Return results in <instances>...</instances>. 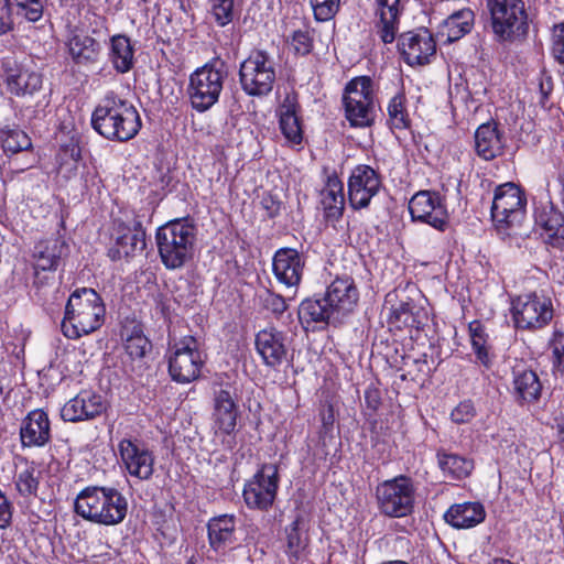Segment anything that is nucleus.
Instances as JSON below:
<instances>
[{
  "mask_svg": "<svg viewBox=\"0 0 564 564\" xmlns=\"http://www.w3.org/2000/svg\"><path fill=\"white\" fill-rule=\"evenodd\" d=\"M415 306L410 302H402L394 307L389 317L390 324L398 328H419L421 325L420 311L414 312Z\"/></svg>",
  "mask_w": 564,
  "mask_h": 564,
  "instance_id": "nucleus-42",
  "label": "nucleus"
},
{
  "mask_svg": "<svg viewBox=\"0 0 564 564\" xmlns=\"http://www.w3.org/2000/svg\"><path fill=\"white\" fill-rule=\"evenodd\" d=\"M490 26L498 42H509L528 31L523 0H486Z\"/></svg>",
  "mask_w": 564,
  "mask_h": 564,
  "instance_id": "nucleus-6",
  "label": "nucleus"
},
{
  "mask_svg": "<svg viewBox=\"0 0 564 564\" xmlns=\"http://www.w3.org/2000/svg\"><path fill=\"white\" fill-rule=\"evenodd\" d=\"M505 138L495 121L480 124L475 132V151L484 160H492L502 154Z\"/></svg>",
  "mask_w": 564,
  "mask_h": 564,
  "instance_id": "nucleus-31",
  "label": "nucleus"
},
{
  "mask_svg": "<svg viewBox=\"0 0 564 564\" xmlns=\"http://www.w3.org/2000/svg\"><path fill=\"white\" fill-rule=\"evenodd\" d=\"M556 431L557 442L564 449V415L557 420Z\"/></svg>",
  "mask_w": 564,
  "mask_h": 564,
  "instance_id": "nucleus-59",
  "label": "nucleus"
},
{
  "mask_svg": "<svg viewBox=\"0 0 564 564\" xmlns=\"http://www.w3.org/2000/svg\"><path fill=\"white\" fill-rule=\"evenodd\" d=\"M262 204L264 208L268 210V215L270 217H274L279 213L280 205L272 198H263Z\"/></svg>",
  "mask_w": 564,
  "mask_h": 564,
  "instance_id": "nucleus-58",
  "label": "nucleus"
},
{
  "mask_svg": "<svg viewBox=\"0 0 564 564\" xmlns=\"http://www.w3.org/2000/svg\"><path fill=\"white\" fill-rule=\"evenodd\" d=\"M67 46L72 59L77 65L96 63L101 50L100 43L85 33H73Z\"/></svg>",
  "mask_w": 564,
  "mask_h": 564,
  "instance_id": "nucleus-35",
  "label": "nucleus"
},
{
  "mask_svg": "<svg viewBox=\"0 0 564 564\" xmlns=\"http://www.w3.org/2000/svg\"><path fill=\"white\" fill-rule=\"evenodd\" d=\"M552 53L556 61L564 64V22L554 28Z\"/></svg>",
  "mask_w": 564,
  "mask_h": 564,
  "instance_id": "nucleus-53",
  "label": "nucleus"
},
{
  "mask_svg": "<svg viewBox=\"0 0 564 564\" xmlns=\"http://www.w3.org/2000/svg\"><path fill=\"white\" fill-rule=\"evenodd\" d=\"M474 19V12L469 9L456 11L443 21L440 34L453 43L471 31Z\"/></svg>",
  "mask_w": 564,
  "mask_h": 564,
  "instance_id": "nucleus-38",
  "label": "nucleus"
},
{
  "mask_svg": "<svg viewBox=\"0 0 564 564\" xmlns=\"http://www.w3.org/2000/svg\"><path fill=\"white\" fill-rule=\"evenodd\" d=\"M317 21L332 20L339 10L340 0H310Z\"/></svg>",
  "mask_w": 564,
  "mask_h": 564,
  "instance_id": "nucleus-49",
  "label": "nucleus"
},
{
  "mask_svg": "<svg viewBox=\"0 0 564 564\" xmlns=\"http://www.w3.org/2000/svg\"><path fill=\"white\" fill-rule=\"evenodd\" d=\"M359 292L351 276H337L327 286L322 299L304 300L299 307V318L311 323L340 324L356 307Z\"/></svg>",
  "mask_w": 564,
  "mask_h": 564,
  "instance_id": "nucleus-1",
  "label": "nucleus"
},
{
  "mask_svg": "<svg viewBox=\"0 0 564 564\" xmlns=\"http://www.w3.org/2000/svg\"><path fill=\"white\" fill-rule=\"evenodd\" d=\"M2 149L7 153H18L29 150L32 147L29 135L19 129H7L1 131Z\"/></svg>",
  "mask_w": 564,
  "mask_h": 564,
  "instance_id": "nucleus-45",
  "label": "nucleus"
},
{
  "mask_svg": "<svg viewBox=\"0 0 564 564\" xmlns=\"http://www.w3.org/2000/svg\"><path fill=\"white\" fill-rule=\"evenodd\" d=\"M106 410L102 397L91 391H82L70 399L61 410L64 421L78 422L90 420Z\"/></svg>",
  "mask_w": 564,
  "mask_h": 564,
  "instance_id": "nucleus-27",
  "label": "nucleus"
},
{
  "mask_svg": "<svg viewBox=\"0 0 564 564\" xmlns=\"http://www.w3.org/2000/svg\"><path fill=\"white\" fill-rule=\"evenodd\" d=\"M93 129L109 141L127 142L133 139L142 127L137 108L115 93H108L91 115Z\"/></svg>",
  "mask_w": 564,
  "mask_h": 564,
  "instance_id": "nucleus-2",
  "label": "nucleus"
},
{
  "mask_svg": "<svg viewBox=\"0 0 564 564\" xmlns=\"http://www.w3.org/2000/svg\"><path fill=\"white\" fill-rule=\"evenodd\" d=\"M280 129L290 142L300 144L303 139V131L295 105L284 104L280 110Z\"/></svg>",
  "mask_w": 564,
  "mask_h": 564,
  "instance_id": "nucleus-41",
  "label": "nucleus"
},
{
  "mask_svg": "<svg viewBox=\"0 0 564 564\" xmlns=\"http://www.w3.org/2000/svg\"><path fill=\"white\" fill-rule=\"evenodd\" d=\"M209 14L217 25H228L234 19V0H209Z\"/></svg>",
  "mask_w": 564,
  "mask_h": 564,
  "instance_id": "nucleus-47",
  "label": "nucleus"
},
{
  "mask_svg": "<svg viewBox=\"0 0 564 564\" xmlns=\"http://www.w3.org/2000/svg\"><path fill=\"white\" fill-rule=\"evenodd\" d=\"M0 73L9 91L18 97L33 95L42 87V75L21 66L13 55L0 58Z\"/></svg>",
  "mask_w": 564,
  "mask_h": 564,
  "instance_id": "nucleus-15",
  "label": "nucleus"
},
{
  "mask_svg": "<svg viewBox=\"0 0 564 564\" xmlns=\"http://www.w3.org/2000/svg\"><path fill=\"white\" fill-rule=\"evenodd\" d=\"M74 511L87 521L112 527L124 520L128 500L113 487L88 486L77 495Z\"/></svg>",
  "mask_w": 564,
  "mask_h": 564,
  "instance_id": "nucleus-3",
  "label": "nucleus"
},
{
  "mask_svg": "<svg viewBox=\"0 0 564 564\" xmlns=\"http://www.w3.org/2000/svg\"><path fill=\"white\" fill-rule=\"evenodd\" d=\"M207 530L209 545L216 552L224 551L236 542V518L232 514L212 518L208 521Z\"/></svg>",
  "mask_w": 564,
  "mask_h": 564,
  "instance_id": "nucleus-33",
  "label": "nucleus"
},
{
  "mask_svg": "<svg viewBox=\"0 0 564 564\" xmlns=\"http://www.w3.org/2000/svg\"><path fill=\"white\" fill-rule=\"evenodd\" d=\"M238 395L236 390L227 386L214 394V425L224 434H231L237 425Z\"/></svg>",
  "mask_w": 564,
  "mask_h": 564,
  "instance_id": "nucleus-25",
  "label": "nucleus"
},
{
  "mask_svg": "<svg viewBox=\"0 0 564 564\" xmlns=\"http://www.w3.org/2000/svg\"><path fill=\"white\" fill-rule=\"evenodd\" d=\"M321 420L323 424V431L325 434H327L333 430V425L335 422L334 410L332 406H328V409H324L321 412Z\"/></svg>",
  "mask_w": 564,
  "mask_h": 564,
  "instance_id": "nucleus-57",
  "label": "nucleus"
},
{
  "mask_svg": "<svg viewBox=\"0 0 564 564\" xmlns=\"http://www.w3.org/2000/svg\"><path fill=\"white\" fill-rule=\"evenodd\" d=\"M437 463L444 476L452 480L466 478L474 468L473 460L445 451L437 452Z\"/></svg>",
  "mask_w": 564,
  "mask_h": 564,
  "instance_id": "nucleus-40",
  "label": "nucleus"
},
{
  "mask_svg": "<svg viewBox=\"0 0 564 564\" xmlns=\"http://www.w3.org/2000/svg\"><path fill=\"white\" fill-rule=\"evenodd\" d=\"M12 518L11 505L7 497L0 491V528H7Z\"/></svg>",
  "mask_w": 564,
  "mask_h": 564,
  "instance_id": "nucleus-55",
  "label": "nucleus"
},
{
  "mask_svg": "<svg viewBox=\"0 0 564 564\" xmlns=\"http://www.w3.org/2000/svg\"><path fill=\"white\" fill-rule=\"evenodd\" d=\"M227 69L224 63L206 64L189 76L187 88L192 107L198 112L210 109L219 99Z\"/></svg>",
  "mask_w": 564,
  "mask_h": 564,
  "instance_id": "nucleus-7",
  "label": "nucleus"
},
{
  "mask_svg": "<svg viewBox=\"0 0 564 564\" xmlns=\"http://www.w3.org/2000/svg\"><path fill=\"white\" fill-rule=\"evenodd\" d=\"M469 332L471 346L477 359L488 368L491 365L492 355L489 346L487 345V335L484 326L479 322H473L469 325Z\"/></svg>",
  "mask_w": 564,
  "mask_h": 564,
  "instance_id": "nucleus-43",
  "label": "nucleus"
},
{
  "mask_svg": "<svg viewBox=\"0 0 564 564\" xmlns=\"http://www.w3.org/2000/svg\"><path fill=\"white\" fill-rule=\"evenodd\" d=\"M121 459L128 473L140 480H149L154 471V457L144 446L123 438L118 445Z\"/></svg>",
  "mask_w": 564,
  "mask_h": 564,
  "instance_id": "nucleus-23",
  "label": "nucleus"
},
{
  "mask_svg": "<svg viewBox=\"0 0 564 564\" xmlns=\"http://www.w3.org/2000/svg\"><path fill=\"white\" fill-rule=\"evenodd\" d=\"M39 485L40 479L35 475L34 468H26L20 471L15 480L17 489L23 497L36 496Z\"/></svg>",
  "mask_w": 564,
  "mask_h": 564,
  "instance_id": "nucleus-48",
  "label": "nucleus"
},
{
  "mask_svg": "<svg viewBox=\"0 0 564 564\" xmlns=\"http://www.w3.org/2000/svg\"><path fill=\"white\" fill-rule=\"evenodd\" d=\"M413 220L429 224L437 230H444L447 224V209L436 192H417L409 203Z\"/></svg>",
  "mask_w": 564,
  "mask_h": 564,
  "instance_id": "nucleus-16",
  "label": "nucleus"
},
{
  "mask_svg": "<svg viewBox=\"0 0 564 564\" xmlns=\"http://www.w3.org/2000/svg\"><path fill=\"white\" fill-rule=\"evenodd\" d=\"M292 47L299 55H307L313 50V31L301 29L293 32Z\"/></svg>",
  "mask_w": 564,
  "mask_h": 564,
  "instance_id": "nucleus-50",
  "label": "nucleus"
},
{
  "mask_svg": "<svg viewBox=\"0 0 564 564\" xmlns=\"http://www.w3.org/2000/svg\"><path fill=\"white\" fill-rule=\"evenodd\" d=\"M278 488V467L265 464L245 485L243 500L251 509L268 510L275 500Z\"/></svg>",
  "mask_w": 564,
  "mask_h": 564,
  "instance_id": "nucleus-14",
  "label": "nucleus"
},
{
  "mask_svg": "<svg viewBox=\"0 0 564 564\" xmlns=\"http://www.w3.org/2000/svg\"><path fill=\"white\" fill-rule=\"evenodd\" d=\"M527 198L524 193L513 183L498 186L491 206V216L498 226L512 227L519 225L525 214Z\"/></svg>",
  "mask_w": 564,
  "mask_h": 564,
  "instance_id": "nucleus-13",
  "label": "nucleus"
},
{
  "mask_svg": "<svg viewBox=\"0 0 564 564\" xmlns=\"http://www.w3.org/2000/svg\"><path fill=\"white\" fill-rule=\"evenodd\" d=\"M275 77V63L262 50L252 51L239 68L241 88L249 96L261 97L270 94Z\"/></svg>",
  "mask_w": 564,
  "mask_h": 564,
  "instance_id": "nucleus-9",
  "label": "nucleus"
},
{
  "mask_svg": "<svg viewBox=\"0 0 564 564\" xmlns=\"http://www.w3.org/2000/svg\"><path fill=\"white\" fill-rule=\"evenodd\" d=\"M415 486L408 476H397L380 482L376 488L379 511L389 518H404L414 510Z\"/></svg>",
  "mask_w": 564,
  "mask_h": 564,
  "instance_id": "nucleus-8",
  "label": "nucleus"
},
{
  "mask_svg": "<svg viewBox=\"0 0 564 564\" xmlns=\"http://www.w3.org/2000/svg\"><path fill=\"white\" fill-rule=\"evenodd\" d=\"M256 349L263 364L276 369L288 359V337L275 327H267L256 335Z\"/></svg>",
  "mask_w": 564,
  "mask_h": 564,
  "instance_id": "nucleus-22",
  "label": "nucleus"
},
{
  "mask_svg": "<svg viewBox=\"0 0 564 564\" xmlns=\"http://www.w3.org/2000/svg\"><path fill=\"white\" fill-rule=\"evenodd\" d=\"M113 239L115 245L108 250V256L113 261L141 253L147 246L145 231L139 220H133L131 225L116 221Z\"/></svg>",
  "mask_w": 564,
  "mask_h": 564,
  "instance_id": "nucleus-18",
  "label": "nucleus"
},
{
  "mask_svg": "<svg viewBox=\"0 0 564 564\" xmlns=\"http://www.w3.org/2000/svg\"><path fill=\"white\" fill-rule=\"evenodd\" d=\"M381 187L379 174L369 165L356 166L348 180V199L354 209H361L370 204Z\"/></svg>",
  "mask_w": 564,
  "mask_h": 564,
  "instance_id": "nucleus-20",
  "label": "nucleus"
},
{
  "mask_svg": "<svg viewBox=\"0 0 564 564\" xmlns=\"http://www.w3.org/2000/svg\"><path fill=\"white\" fill-rule=\"evenodd\" d=\"M44 3L45 0H0V34L12 30L15 23L40 21Z\"/></svg>",
  "mask_w": 564,
  "mask_h": 564,
  "instance_id": "nucleus-21",
  "label": "nucleus"
},
{
  "mask_svg": "<svg viewBox=\"0 0 564 564\" xmlns=\"http://www.w3.org/2000/svg\"><path fill=\"white\" fill-rule=\"evenodd\" d=\"M106 307L100 295L94 290H75L65 306L62 332L70 339H77L101 327Z\"/></svg>",
  "mask_w": 564,
  "mask_h": 564,
  "instance_id": "nucleus-4",
  "label": "nucleus"
},
{
  "mask_svg": "<svg viewBox=\"0 0 564 564\" xmlns=\"http://www.w3.org/2000/svg\"><path fill=\"white\" fill-rule=\"evenodd\" d=\"M486 518L485 507L477 501H466L451 506L444 513L446 523L455 529H470Z\"/></svg>",
  "mask_w": 564,
  "mask_h": 564,
  "instance_id": "nucleus-32",
  "label": "nucleus"
},
{
  "mask_svg": "<svg viewBox=\"0 0 564 564\" xmlns=\"http://www.w3.org/2000/svg\"><path fill=\"white\" fill-rule=\"evenodd\" d=\"M553 354L556 358L557 366L564 370V333L555 332L553 339Z\"/></svg>",
  "mask_w": 564,
  "mask_h": 564,
  "instance_id": "nucleus-54",
  "label": "nucleus"
},
{
  "mask_svg": "<svg viewBox=\"0 0 564 564\" xmlns=\"http://www.w3.org/2000/svg\"><path fill=\"white\" fill-rule=\"evenodd\" d=\"M398 50L408 65H425L435 55L436 44L427 29H419L402 33L398 39Z\"/></svg>",
  "mask_w": 564,
  "mask_h": 564,
  "instance_id": "nucleus-17",
  "label": "nucleus"
},
{
  "mask_svg": "<svg viewBox=\"0 0 564 564\" xmlns=\"http://www.w3.org/2000/svg\"><path fill=\"white\" fill-rule=\"evenodd\" d=\"M67 249L65 241L58 238L39 242L34 248V270L55 272L61 259L66 256Z\"/></svg>",
  "mask_w": 564,
  "mask_h": 564,
  "instance_id": "nucleus-34",
  "label": "nucleus"
},
{
  "mask_svg": "<svg viewBox=\"0 0 564 564\" xmlns=\"http://www.w3.org/2000/svg\"><path fill=\"white\" fill-rule=\"evenodd\" d=\"M321 204L328 219H338L344 212L345 196L344 185L337 175L327 177L324 188L321 191Z\"/></svg>",
  "mask_w": 564,
  "mask_h": 564,
  "instance_id": "nucleus-36",
  "label": "nucleus"
},
{
  "mask_svg": "<svg viewBox=\"0 0 564 564\" xmlns=\"http://www.w3.org/2000/svg\"><path fill=\"white\" fill-rule=\"evenodd\" d=\"M406 98L399 93L391 98L388 105L389 121L394 129H406L410 126L409 113L405 107Z\"/></svg>",
  "mask_w": 564,
  "mask_h": 564,
  "instance_id": "nucleus-44",
  "label": "nucleus"
},
{
  "mask_svg": "<svg viewBox=\"0 0 564 564\" xmlns=\"http://www.w3.org/2000/svg\"><path fill=\"white\" fill-rule=\"evenodd\" d=\"M378 9L375 29L384 44L394 42L400 25V0H376Z\"/></svg>",
  "mask_w": 564,
  "mask_h": 564,
  "instance_id": "nucleus-30",
  "label": "nucleus"
},
{
  "mask_svg": "<svg viewBox=\"0 0 564 564\" xmlns=\"http://www.w3.org/2000/svg\"><path fill=\"white\" fill-rule=\"evenodd\" d=\"M303 256L293 248H281L275 251L272 260L276 280L288 288L297 286L304 269Z\"/></svg>",
  "mask_w": 564,
  "mask_h": 564,
  "instance_id": "nucleus-26",
  "label": "nucleus"
},
{
  "mask_svg": "<svg viewBox=\"0 0 564 564\" xmlns=\"http://www.w3.org/2000/svg\"><path fill=\"white\" fill-rule=\"evenodd\" d=\"M512 388L516 401L524 405L540 400L543 386L535 371L518 364L512 369Z\"/></svg>",
  "mask_w": 564,
  "mask_h": 564,
  "instance_id": "nucleus-28",
  "label": "nucleus"
},
{
  "mask_svg": "<svg viewBox=\"0 0 564 564\" xmlns=\"http://www.w3.org/2000/svg\"><path fill=\"white\" fill-rule=\"evenodd\" d=\"M300 522L301 519L297 517L290 527L286 528V553L291 562L297 561L306 546L305 540L302 538L299 530Z\"/></svg>",
  "mask_w": 564,
  "mask_h": 564,
  "instance_id": "nucleus-46",
  "label": "nucleus"
},
{
  "mask_svg": "<svg viewBox=\"0 0 564 564\" xmlns=\"http://www.w3.org/2000/svg\"><path fill=\"white\" fill-rule=\"evenodd\" d=\"M34 295L42 305H51L61 300V281L54 271H36L34 276Z\"/></svg>",
  "mask_w": 564,
  "mask_h": 564,
  "instance_id": "nucleus-37",
  "label": "nucleus"
},
{
  "mask_svg": "<svg viewBox=\"0 0 564 564\" xmlns=\"http://www.w3.org/2000/svg\"><path fill=\"white\" fill-rule=\"evenodd\" d=\"M365 402L367 404V408L376 411L381 404V394L380 391L377 388L369 387L365 391Z\"/></svg>",
  "mask_w": 564,
  "mask_h": 564,
  "instance_id": "nucleus-56",
  "label": "nucleus"
},
{
  "mask_svg": "<svg viewBox=\"0 0 564 564\" xmlns=\"http://www.w3.org/2000/svg\"><path fill=\"white\" fill-rule=\"evenodd\" d=\"M534 221L546 245L564 249V215L550 199H540L535 204Z\"/></svg>",
  "mask_w": 564,
  "mask_h": 564,
  "instance_id": "nucleus-19",
  "label": "nucleus"
},
{
  "mask_svg": "<svg viewBox=\"0 0 564 564\" xmlns=\"http://www.w3.org/2000/svg\"><path fill=\"white\" fill-rule=\"evenodd\" d=\"M196 236L197 227L189 217L167 221L158 228V251L166 269H181L193 259Z\"/></svg>",
  "mask_w": 564,
  "mask_h": 564,
  "instance_id": "nucleus-5",
  "label": "nucleus"
},
{
  "mask_svg": "<svg viewBox=\"0 0 564 564\" xmlns=\"http://www.w3.org/2000/svg\"><path fill=\"white\" fill-rule=\"evenodd\" d=\"M23 446L42 447L51 440V426L47 414L43 410H33L23 420L20 427Z\"/></svg>",
  "mask_w": 564,
  "mask_h": 564,
  "instance_id": "nucleus-29",
  "label": "nucleus"
},
{
  "mask_svg": "<svg viewBox=\"0 0 564 564\" xmlns=\"http://www.w3.org/2000/svg\"><path fill=\"white\" fill-rule=\"evenodd\" d=\"M346 118L354 127H368L373 122L375 104L372 80L368 76L351 79L343 97Z\"/></svg>",
  "mask_w": 564,
  "mask_h": 564,
  "instance_id": "nucleus-11",
  "label": "nucleus"
},
{
  "mask_svg": "<svg viewBox=\"0 0 564 564\" xmlns=\"http://www.w3.org/2000/svg\"><path fill=\"white\" fill-rule=\"evenodd\" d=\"M476 414L474 405L470 401L460 402L451 413V419L456 424H465L470 422Z\"/></svg>",
  "mask_w": 564,
  "mask_h": 564,
  "instance_id": "nucleus-51",
  "label": "nucleus"
},
{
  "mask_svg": "<svg viewBox=\"0 0 564 564\" xmlns=\"http://www.w3.org/2000/svg\"><path fill=\"white\" fill-rule=\"evenodd\" d=\"M511 313L518 329L539 330L552 321L554 310L550 297L533 292L512 300Z\"/></svg>",
  "mask_w": 564,
  "mask_h": 564,
  "instance_id": "nucleus-10",
  "label": "nucleus"
},
{
  "mask_svg": "<svg viewBox=\"0 0 564 564\" xmlns=\"http://www.w3.org/2000/svg\"><path fill=\"white\" fill-rule=\"evenodd\" d=\"M263 305L276 316L282 315L288 308L286 301L283 296L269 291L263 299Z\"/></svg>",
  "mask_w": 564,
  "mask_h": 564,
  "instance_id": "nucleus-52",
  "label": "nucleus"
},
{
  "mask_svg": "<svg viewBox=\"0 0 564 564\" xmlns=\"http://www.w3.org/2000/svg\"><path fill=\"white\" fill-rule=\"evenodd\" d=\"M204 355L195 337L186 336L173 346L169 359V372L180 383L191 382L199 377Z\"/></svg>",
  "mask_w": 564,
  "mask_h": 564,
  "instance_id": "nucleus-12",
  "label": "nucleus"
},
{
  "mask_svg": "<svg viewBox=\"0 0 564 564\" xmlns=\"http://www.w3.org/2000/svg\"><path fill=\"white\" fill-rule=\"evenodd\" d=\"M124 341L126 355L130 360V371L140 373L147 366V358L152 352V343L144 335L142 326L132 323L124 326L121 334Z\"/></svg>",
  "mask_w": 564,
  "mask_h": 564,
  "instance_id": "nucleus-24",
  "label": "nucleus"
},
{
  "mask_svg": "<svg viewBox=\"0 0 564 564\" xmlns=\"http://www.w3.org/2000/svg\"><path fill=\"white\" fill-rule=\"evenodd\" d=\"M109 58L118 73L124 74L133 67L134 51L128 36L118 34L111 37Z\"/></svg>",
  "mask_w": 564,
  "mask_h": 564,
  "instance_id": "nucleus-39",
  "label": "nucleus"
}]
</instances>
